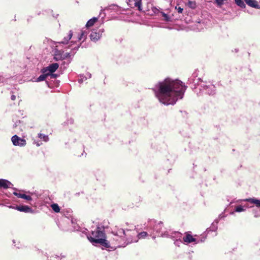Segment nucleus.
Wrapping results in <instances>:
<instances>
[{
  "mask_svg": "<svg viewBox=\"0 0 260 260\" xmlns=\"http://www.w3.org/2000/svg\"><path fill=\"white\" fill-rule=\"evenodd\" d=\"M186 86L179 80L167 78L157 83L153 88L155 97L166 105H174L183 97Z\"/></svg>",
  "mask_w": 260,
  "mask_h": 260,
  "instance_id": "f257e3e1",
  "label": "nucleus"
},
{
  "mask_svg": "<svg viewBox=\"0 0 260 260\" xmlns=\"http://www.w3.org/2000/svg\"><path fill=\"white\" fill-rule=\"evenodd\" d=\"M112 233L114 237L112 244L115 247H125L128 244L137 242L139 239H144L148 235L146 232L137 234L134 231H125L122 228L116 227L113 230Z\"/></svg>",
  "mask_w": 260,
  "mask_h": 260,
  "instance_id": "f03ea898",
  "label": "nucleus"
},
{
  "mask_svg": "<svg viewBox=\"0 0 260 260\" xmlns=\"http://www.w3.org/2000/svg\"><path fill=\"white\" fill-rule=\"evenodd\" d=\"M87 237L93 245L100 244L106 248L110 247L109 242L106 239L105 233L103 231L100 230L99 228L92 231L91 235Z\"/></svg>",
  "mask_w": 260,
  "mask_h": 260,
  "instance_id": "7ed1b4c3",
  "label": "nucleus"
},
{
  "mask_svg": "<svg viewBox=\"0 0 260 260\" xmlns=\"http://www.w3.org/2000/svg\"><path fill=\"white\" fill-rule=\"evenodd\" d=\"M79 46L78 47H75L74 48L72 49L71 52H66L64 53L63 52L59 50H55L54 54V59L56 60H60L66 59L67 58H70L71 56H73L76 52V50L78 49Z\"/></svg>",
  "mask_w": 260,
  "mask_h": 260,
  "instance_id": "20e7f679",
  "label": "nucleus"
},
{
  "mask_svg": "<svg viewBox=\"0 0 260 260\" xmlns=\"http://www.w3.org/2000/svg\"><path fill=\"white\" fill-rule=\"evenodd\" d=\"M11 141L13 144L15 146L22 147L25 146L26 145V141L25 139L21 138L16 135L12 136L11 138Z\"/></svg>",
  "mask_w": 260,
  "mask_h": 260,
  "instance_id": "39448f33",
  "label": "nucleus"
},
{
  "mask_svg": "<svg viewBox=\"0 0 260 260\" xmlns=\"http://www.w3.org/2000/svg\"><path fill=\"white\" fill-rule=\"evenodd\" d=\"M72 37H73V32L72 31V30H70L67 34V36L64 37L63 40L61 42H58V43L63 44H66V45L69 44L68 47H66V48H69L73 44H74L76 42V41H74V40H72L70 42H69V41L71 39Z\"/></svg>",
  "mask_w": 260,
  "mask_h": 260,
  "instance_id": "423d86ee",
  "label": "nucleus"
},
{
  "mask_svg": "<svg viewBox=\"0 0 260 260\" xmlns=\"http://www.w3.org/2000/svg\"><path fill=\"white\" fill-rule=\"evenodd\" d=\"M104 32V29H93L90 35V37L92 41L96 42L102 37V34Z\"/></svg>",
  "mask_w": 260,
  "mask_h": 260,
  "instance_id": "0eeeda50",
  "label": "nucleus"
},
{
  "mask_svg": "<svg viewBox=\"0 0 260 260\" xmlns=\"http://www.w3.org/2000/svg\"><path fill=\"white\" fill-rule=\"evenodd\" d=\"M201 86L203 88L207 94L211 95L215 93V87L214 85L211 84L207 85L205 82H202Z\"/></svg>",
  "mask_w": 260,
  "mask_h": 260,
  "instance_id": "6e6552de",
  "label": "nucleus"
},
{
  "mask_svg": "<svg viewBox=\"0 0 260 260\" xmlns=\"http://www.w3.org/2000/svg\"><path fill=\"white\" fill-rule=\"evenodd\" d=\"M59 65L57 63H53L49 65L48 67L46 68H43L41 72L43 73H48L49 75L50 74L54 72L58 68Z\"/></svg>",
  "mask_w": 260,
  "mask_h": 260,
  "instance_id": "1a4fd4ad",
  "label": "nucleus"
},
{
  "mask_svg": "<svg viewBox=\"0 0 260 260\" xmlns=\"http://www.w3.org/2000/svg\"><path fill=\"white\" fill-rule=\"evenodd\" d=\"M183 241L185 243L188 244L194 242L195 244L200 242V240L194 238L191 235L186 233V235L183 238Z\"/></svg>",
  "mask_w": 260,
  "mask_h": 260,
  "instance_id": "9d476101",
  "label": "nucleus"
},
{
  "mask_svg": "<svg viewBox=\"0 0 260 260\" xmlns=\"http://www.w3.org/2000/svg\"><path fill=\"white\" fill-rule=\"evenodd\" d=\"M15 210L25 213H29L32 211L31 208L26 205L16 206Z\"/></svg>",
  "mask_w": 260,
  "mask_h": 260,
  "instance_id": "9b49d317",
  "label": "nucleus"
},
{
  "mask_svg": "<svg viewBox=\"0 0 260 260\" xmlns=\"http://www.w3.org/2000/svg\"><path fill=\"white\" fill-rule=\"evenodd\" d=\"M12 183L7 180L0 179V188L6 189L11 187Z\"/></svg>",
  "mask_w": 260,
  "mask_h": 260,
  "instance_id": "f8f14e48",
  "label": "nucleus"
},
{
  "mask_svg": "<svg viewBox=\"0 0 260 260\" xmlns=\"http://www.w3.org/2000/svg\"><path fill=\"white\" fill-rule=\"evenodd\" d=\"M245 3L251 7L260 9V5L258 2L255 0H244Z\"/></svg>",
  "mask_w": 260,
  "mask_h": 260,
  "instance_id": "ddd939ff",
  "label": "nucleus"
},
{
  "mask_svg": "<svg viewBox=\"0 0 260 260\" xmlns=\"http://www.w3.org/2000/svg\"><path fill=\"white\" fill-rule=\"evenodd\" d=\"M244 201L254 204L256 207H260V200H258L255 198H249L245 199Z\"/></svg>",
  "mask_w": 260,
  "mask_h": 260,
  "instance_id": "4468645a",
  "label": "nucleus"
},
{
  "mask_svg": "<svg viewBox=\"0 0 260 260\" xmlns=\"http://www.w3.org/2000/svg\"><path fill=\"white\" fill-rule=\"evenodd\" d=\"M170 237L175 240L176 239H182V234L178 232H175L171 233V235H169Z\"/></svg>",
  "mask_w": 260,
  "mask_h": 260,
  "instance_id": "2eb2a0df",
  "label": "nucleus"
},
{
  "mask_svg": "<svg viewBox=\"0 0 260 260\" xmlns=\"http://www.w3.org/2000/svg\"><path fill=\"white\" fill-rule=\"evenodd\" d=\"M91 75L90 73H86L85 75H81L80 76V78L78 79V82L80 83H83L85 81L87 78H90L91 77Z\"/></svg>",
  "mask_w": 260,
  "mask_h": 260,
  "instance_id": "dca6fc26",
  "label": "nucleus"
},
{
  "mask_svg": "<svg viewBox=\"0 0 260 260\" xmlns=\"http://www.w3.org/2000/svg\"><path fill=\"white\" fill-rule=\"evenodd\" d=\"M97 21L98 18L93 17L87 21L86 24V26L87 27L92 26Z\"/></svg>",
  "mask_w": 260,
  "mask_h": 260,
  "instance_id": "f3484780",
  "label": "nucleus"
},
{
  "mask_svg": "<svg viewBox=\"0 0 260 260\" xmlns=\"http://www.w3.org/2000/svg\"><path fill=\"white\" fill-rule=\"evenodd\" d=\"M87 33L84 31H81L80 34L78 37V41H84L86 38Z\"/></svg>",
  "mask_w": 260,
  "mask_h": 260,
  "instance_id": "a211bd4d",
  "label": "nucleus"
},
{
  "mask_svg": "<svg viewBox=\"0 0 260 260\" xmlns=\"http://www.w3.org/2000/svg\"><path fill=\"white\" fill-rule=\"evenodd\" d=\"M38 137L44 142H46L49 141V137L48 135L39 133L38 134Z\"/></svg>",
  "mask_w": 260,
  "mask_h": 260,
  "instance_id": "6ab92c4d",
  "label": "nucleus"
},
{
  "mask_svg": "<svg viewBox=\"0 0 260 260\" xmlns=\"http://www.w3.org/2000/svg\"><path fill=\"white\" fill-rule=\"evenodd\" d=\"M48 73H43L42 75H41L36 80V81L37 82H41V81H44L45 80V79H46V78L47 77V76H48Z\"/></svg>",
  "mask_w": 260,
  "mask_h": 260,
  "instance_id": "aec40b11",
  "label": "nucleus"
},
{
  "mask_svg": "<svg viewBox=\"0 0 260 260\" xmlns=\"http://www.w3.org/2000/svg\"><path fill=\"white\" fill-rule=\"evenodd\" d=\"M51 207L52 210L56 213H58L60 211V208L58 204L54 203L51 204Z\"/></svg>",
  "mask_w": 260,
  "mask_h": 260,
  "instance_id": "412c9836",
  "label": "nucleus"
},
{
  "mask_svg": "<svg viewBox=\"0 0 260 260\" xmlns=\"http://www.w3.org/2000/svg\"><path fill=\"white\" fill-rule=\"evenodd\" d=\"M162 222L160 221L157 224H156L154 228V229L156 231V232L158 233H160V230L162 228Z\"/></svg>",
  "mask_w": 260,
  "mask_h": 260,
  "instance_id": "4be33fe9",
  "label": "nucleus"
},
{
  "mask_svg": "<svg viewBox=\"0 0 260 260\" xmlns=\"http://www.w3.org/2000/svg\"><path fill=\"white\" fill-rule=\"evenodd\" d=\"M244 207L247 208V207H248V206H245L243 207L241 205L237 206L235 208V211L237 212H241L244 211L245 210L244 209Z\"/></svg>",
  "mask_w": 260,
  "mask_h": 260,
  "instance_id": "5701e85b",
  "label": "nucleus"
},
{
  "mask_svg": "<svg viewBox=\"0 0 260 260\" xmlns=\"http://www.w3.org/2000/svg\"><path fill=\"white\" fill-rule=\"evenodd\" d=\"M236 4L241 8H245V5L242 0H235Z\"/></svg>",
  "mask_w": 260,
  "mask_h": 260,
  "instance_id": "b1692460",
  "label": "nucleus"
},
{
  "mask_svg": "<svg viewBox=\"0 0 260 260\" xmlns=\"http://www.w3.org/2000/svg\"><path fill=\"white\" fill-rule=\"evenodd\" d=\"M187 6L191 9H195L197 7L196 3L194 1H190L188 2Z\"/></svg>",
  "mask_w": 260,
  "mask_h": 260,
  "instance_id": "393cba45",
  "label": "nucleus"
},
{
  "mask_svg": "<svg viewBox=\"0 0 260 260\" xmlns=\"http://www.w3.org/2000/svg\"><path fill=\"white\" fill-rule=\"evenodd\" d=\"M76 219L74 220V219H72V224L73 227L74 228V229L75 230L79 231L80 227L78 226V224H76Z\"/></svg>",
  "mask_w": 260,
  "mask_h": 260,
  "instance_id": "a878e982",
  "label": "nucleus"
},
{
  "mask_svg": "<svg viewBox=\"0 0 260 260\" xmlns=\"http://www.w3.org/2000/svg\"><path fill=\"white\" fill-rule=\"evenodd\" d=\"M142 0H134L135 1V6L136 7H138L139 10H141V5H142Z\"/></svg>",
  "mask_w": 260,
  "mask_h": 260,
  "instance_id": "bb28decb",
  "label": "nucleus"
},
{
  "mask_svg": "<svg viewBox=\"0 0 260 260\" xmlns=\"http://www.w3.org/2000/svg\"><path fill=\"white\" fill-rule=\"evenodd\" d=\"M174 244L177 246H178L179 247L180 246V245L181 244H182V241L181 240V239H176L175 240H174Z\"/></svg>",
  "mask_w": 260,
  "mask_h": 260,
  "instance_id": "cd10ccee",
  "label": "nucleus"
},
{
  "mask_svg": "<svg viewBox=\"0 0 260 260\" xmlns=\"http://www.w3.org/2000/svg\"><path fill=\"white\" fill-rule=\"evenodd\" d=\"M62 257H64V256H61V258H60L58 255H52L51 257L50 260H61Z\"/></svg>",
  "mask_w": 260,
  "mask_h": 260,
  "instance_id": "c85d7f7f",
  "label": "nucleus"
},
{
  "mask_svg": "<svg viewBox=\"0 0 260 260\" xmlns=\"http://www.w3.org/2000/svg\"><path fill=\"white\" fill-rule=\"evenodd\" d=\"M22 199H25V200H26L27 201H31V200H32V198H31V197L30 196H27V195H26L25 194H23Z\"/></svg>",
  "mask_w": 260,
  "mask_h": 260,
  "instance_id": "c756f323",
  "label": "nucleus"
},
{
  "mask_svg": "<svg viewBox=\"0 0 260 260\" xmlns=\"http://www.w3.org/2000/svg\"><path fill=\"white\" fill-rule=\"evenodd\" d=\"M13 194L15 196H17L18 198H22V199L23 198V193H18L17 192L15 191V192H13Z\"/></svg>",
  "mask_w": 260,
  "mask_h": 260,
  "instance_id": "7c9ffc66",
  "label": "nucleus"
},
{
  "mask_svg": "<svg viewBox=\"0 0 260 260\" xmlns=\"http://www.w3.org/2000/svg\"><path fill=\"white\" fill-rule=\"evenodd\" d=\"M161 13L162 16L164 18L165 20L166 21H168L169 20V18L168 16L167 15V14H166V13H165L162 12H161Z\"/></svg>",
  "mask_w": 260,
  "mask_h": 260,
  "instance_id": "2f4dec72",
  "label": "nucleus"
},
{
  "mask_svg": "<svg viewBox=\"0 0 260 260\" xmlns=\"http://www.w3.org/2000/svg\"><path fill=\"white\" fill-rule=\"evenodd\" d=\"M175 9L177 10V12L179 13H182V12H183V9L181 8V7H175Z\"/></svg>",
  "mask_w": 260,
  "mask_h": 260,
  "instance_id": "473e14b6",
  "label": "nucleus"
},
{
  "mask_svg": "<svg viewBox=\"0 0 260 260\" xmlns=\"http://www.w3.org/2000/svg\"><path fill=\"white\" fill-rule=\"evenodd\" d=\"M11 100H12V101H14V100H15V99H16V96H15V95H11Z\"/></svg>",
  "mask_w": 260,
  "mask_h": 260,
  "instance_id": "72a5a7b5",
  "label": "nucleus"
},
{
  "mask_svg": "<svg viewBox=\"0 0 260 260\" xmlns=\"http://www.w3.org/2000/svg\"><path fill=\"white\" fill-rule=\"evenodd\" d=\"M15 207L16 206H9V207L10 208H11V209H15Z\"/></svg>",
  "mask_w": 260,
  "mask_h": 260,
  "instance_id": "f704fd0d",
  "label": "nucleus"
},
{
  "mask_svg": "<svg viewBox=\"0 0 260 260\" xmlns=\"http://www.w3.org/2000/svg\"><path fill=\"white\" fill-rule=\"evenodd\" d=\"M259 216V214H258L257 213H254V217H258Z\"/></svg>",
  "mask_w": 260,
  "mask_h": 260,
  "instance_id": "c9c22d12",
  "label": "nucleus"
},
{
  "mask_svg": "<svg viewBox=\"0 0 260 260\" xmlns=\"http://www.w3.org/2000/svg\"><path fill=\"white\" fill-rule=\"evenodd\" d=\"M35 144H36V145H37V146H40V145H41V144H40V143H39L38 142H35Z\"/></svg>",
  "mask_w": 260,
  "mask_h": 260,
  "instance_id": "e433bc0d",
  "label": "nucleus"
},
{
  "mask_svg": "<svg viewBox=\"0 0 260 260\" xmlns=\"http://www.w3.org/2000/svg\"><path fill=\"white\" fill-rule=\"evenodd\" d=\"M70 123H73V119H71L70 120Z\"/></svg>",
  "mask_w": 260,
  "mask_h": 260,
  "instance_id": "4c0bfd02",
  "label": "nucleus"
},
{
  "mask_svg": "<svg viewBox=\"0 0 260 260\" xmlns=\"http://www.w3.org/2000/svg\"><path fill=\"white\" fill-rule=\"evenodd\" d=\"M51 76L53 77H55L56 75H54V74H52Z\"/></svg>",
  "mask_w": 260,
  "mask_h": 260,
  "instance_id": "58836bf2",
  "label": "nucleus"
},
{
  "mask_svg": "<svg viewBox=\"0 0 260 260\" xmlns=\"http://www.w3.org/2000/svg\"><path fill=\"white\" fill-rule=\"evenodd\" d=\"M214 222H216V224H217V223H218V220H215V221H214Z\"/></svg>",
  "mask_w": 260,
  "mask_h": 260,
  "instance_id": "ea45409f",
  "label": "nucleus"
},
{
  "mask_svg": "<svg viewBox=\"0 0 260 260\" xmlns=\"http://www.w3.org/2000/svg\"><path fill=\"white\" fill-rule=\"evenodd\" d=\"M155 238V236H152V239H154Z\"/></svg>",
  "mask_w": 260,
  "mask_h": 260,
  "instance_id": "a19ab883",
  "label": "nucleus"
},
{
  "mask_svg": "<svg viewBox=\"0 0 260 260\" xmlns=\"http://www.w3.org/2000/svg\"><path fill=\"white\" fill-rule=\"evenodd\" d=\"M161 236H165L166 235H165V234H164V235H163V234H161Z\"/></svg>",
  "mask_w": 260,
  "mask_h": 260,
  "instance_id": "79ce46f5",
  "label": "nucleus"
}]
</instances>
